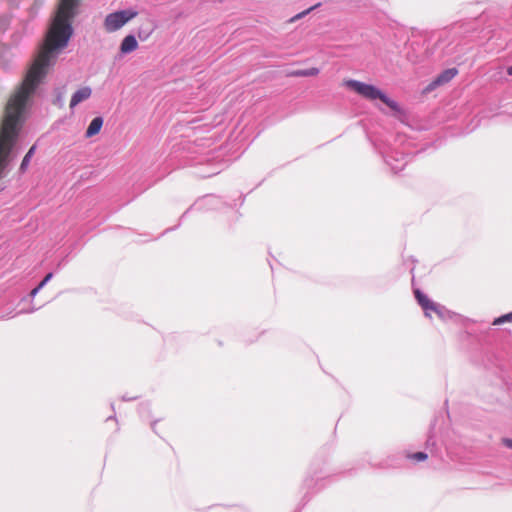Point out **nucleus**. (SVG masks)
I'll return each instance as SVG.
<instances>
[{
    "instance_id": "obj_16",
    "label": "nucleus",
    "mask_w": 512,
    "mask_h": 512,
    "mask_svg": "<svg viewBox=\"0 0 512 512\" xmlns=\"http://www.w3.org/2000/svg\"><path fill=\"white\" fill-rule=\"evenodd\" d=\"M431 310L434 311L435 313H437L440 317H443V310H444L443 306L436 304V309H431Z\"/></svg>"
},
{
    "instance_id": "obj_17",
    "label": "nucleus",
    "mask_w": 512,
    "mask_h": 512,
    "mask_svg": "<svg viewBox=\"0 0 512 512\" xmlns=\"http://www.w3.org/2000/svg\"><path fill=\"white\" fill-rule=\"evenodd\" d=\"M41 289L42 288L39 285H37L34 289L31 290L30 296L35 297Z\"/></svg>"
},
{
    "instance_id": "obj_20",
    "label": "nucleus",
    "mask_w": 512,
    "mask_h": 512,
    "mask_svg": "<svg viewBox=\"0 0 512 512\" xmlns=\"http://www.w3.org/2000/svg\"><path fill=\"white\" fill-rule=\"evenodd\" d=\"M507 74L512 76V65L507 68Z\"/></svg>"
},
{
    "instance_id": "obj_14",
    "label": "nucleus",
    "mask_w": 512,
    "mask_h": 512,
    "mask_svg": "<svg viewBox=\"0 0 512 512\" xmlns=\"http://www.w3.org/2000/svg\"><path fill=\"white\" fill-rule=\"evenodd\" d=\"M410 458L413 460H416V461H425L428 458V454L425 452L419 451V452L413 453L410 456Z\"/></svg>"
},
{
    "instance_id": "obj_19",
    "label": "nucleus",
    "mask_w": 512,
    "mask_h": 512,
    "mask_svg": "<svg viewBox=\"0 0 512 512\" xmlns=\"http://www.w3.org/2000/svg\"><path fill=\"white\" fill-rule=\"evenodd\" d=\"M136 398H137L136 396H134V397H130V398H128V396H123V397H122V399H123L124 401H126V400H135Z\"/></svg>"
},
{
    "instance_id": "obj_10",
    "label": "nucleus",
    "mask_w": 512,
    "mask_h": 512,
    "mask_svg": "<svg viewBox=\"0 0 512 512\" xmlns=\"http://www.w3.org/2000/svg\"><path fill=\"white\" fill-rule=\"evenodd\" d=\"M319 74V69L316 67H311L307 69H299L292 73V75L297 77H312Z\"/></svg>"
},
{
    "instance_id": "obj_5",
    "label": "nucleus",
    "mask_w": 512,
    "mask_h": 512,
    "mask_svg": "<svg viewBox=\"0 0 512 512\" xmlns=\"http://www.w3.org/2000/svg\"><path fill=\"white\" fill-rule=\"evenodd\" d=\"M138 48V42L133 34H129L123 38L120 44L119 57L129 54Z\"/></svg>"
},
{
    "instance_id": "obj_6",
    "label": "nucleus",
    "mask_w": 512,
    "mask_h": 512,
    "mask_svg": "<svg viewBox=\"0 0 512 512\" xmlns=\"http://www.w3.org/2000/svg\"><path fill=\"white\" fill-rule=\"evenodd\" d=\"M92 94V89L89 86H84L78 89L71 97L70 108L73 109L79 103L87 100Z\"/></svg>"
},
{
    "instance_id": "obj_8",
    "label": "nucleus",
    "mask_w": 512,
    "mask_h": 512,
    "mask_svg": "<svg viewBox=\"0 0 512 512\" xmlns=\"http://www.w3.org/2000/svg\"><path fill=\"white\" fill-rule=\"evenodd\" d=\"M103 123L104 119L102 116H97L93 118L85 132V137L91 138L97 135L101 131Z\"/></svg>"
},
{
    "instance_id": "obj_7",
    "label": "nucleus",
    "mask_w": 512,
    "mask_h": 512,
    "mask_svg": "<svg viewBox=\"0 0 512 512\" xmlns=\"http://www.w3.org/2000/svg\"><path fill=\"white\" fill-rule=\"evenodd\" d=\"M415 298L418 302V304L423 308L425 311L426 316H430L428 313L429 309H436V303L432 302L426 294H424L420 289L414 290Z\"/></svg>"
},
{
    "instance_id": "obj_11",
    "label": "nucleus",
    "mask_w": 512,
    "mask_h": 512,
    "mask_svg": "<svg viewBox=\"0 0 512 512\" xmlns=\"http://www.w3.org/2000/svg\"><path fill=\"white\" fill-rule=\"evenodd\" d=\"M152 32H153V28L151 27V25H148L146 28L140 27L138 29L137 35L141 41H145L149 38V36L152 34Z\"/></svg>"
},
{
    "instance_id": "obj_1",
    "label": "nucleus",
    "mask_w": 512,
    "mask_h": 512,
    "mask_svg": "<svg viewBox=\"0 0 512 512\" xmlns=\"http://www.w3.org/2000/svg\"><path fill=\"white\" fill-rule=\"evenodd\" d=\"M81 0H60L56 15L46 35L45 47L40 52L23 82L7 102L0 131V178L15 155L13 149L24 122L29 100L58 54L68 45L73 34L72 21L78 14Z\"/></svg>"
},
{
    "instance_id": "obj_2",
    "label": "nucleus",
    "mask_w": 512,
    "mask_h": 512,
    "mask_svg": "<svg viewBox=\"0 0 512 512\" xmlns=\"http://www.w3.org/2000/svg\"><path fill=\"white\" fill-rule=\"evenodd\" d=\"M346 86L353 91H355L357 94L361 95L362 97L369 99V100H376L380 99L384 104H386L390 109H392L395 112L400 113L401 107L400 105L390 97L386 93H384L381 89L378 87L367 84L358 80H348L345 82Z\"/></svg>"
},
{
    "instance_id": "obj_15",
    "label": "nucleus",
    "mask_w": 512,
    "mask_h": 512,
    "mask_svg": "<svg viewBox=\"0 0 512 512\" xmlns=\"http://www.w3.org/2000/svg\"><path fill=\"white\" fill-rule=\"evenodd\" d=\"M52 278H53V273L49 272L48 274H46V276L42 279V281L38 285L41 288H43Z\"/></svg>"
},
{
    "instance_id": "obj_9",
    "label": "nucleus",
    "mask_w": 512,
    "mask_h": 512,
    "mask_svg": "<svg viewBox=\"0 0 512 512\" xmlns=\"http://www.w3.org/2000/svg\"><path fill=\"white\" fill-rule=\"evenodd\" d=\"M35 151H36V145L31 146L30 149L27 151V153L23 157L22 162L20 164V168H19L20 173H24L27 170L30 160L33 157Z\"/></svg>"
},
{
    "instance_id": "obj_4",
    "label": "nucleus",
    "mask_w": 512,
    "mask_h": 512,
    "mask_svg": "<svg viewBox=\"0 0 512 512\" xmlns=\"http://www.w3.org/2000/svg\"><path fill=\"white\" fill-rule=\"evenodd\" d=\"M458 70L456 68H448L443 70L437 77L429 84V88L433 89L436 86H440L450 82L456 75Z\"/></svg>"
},
{
    "instance_id": "obj_18",
    "label": "nucleus",
    "mask_w": 512,
    "mask_h": 512,
    "mask_svg": "<svg viewBox=\"0 0 512 512\" xmlns=\"http://www.w3.org/2000/svg\"><path fill=\"white\" fill-rule=\"evenodd\" d=\"M503 443L506 447L508 448H511L512 449V439L510 438H504L503 439Z\"/></svg>"
},
{
    "instance_id": "obj_3",
    "label": "nucleus",
    "mask_w": 512,
    "mask_h": 512,
    "mask_svg": "<svg viewBox=\"0 0 512 512\" xmlns=\"http://www.w3.org/2000/svg\"><path fill=\"white\" fill-rule=\"evenodd\" d=\"M132 9L119 10L109 13L104 20V27L108 32H115L137 15Z\"/></svg>"
},
{
    "instance_id": "obj_12",
    "label": "nucleus",
    "mask_w": 512,
    "mask_h": 512,
    "mask_svg": "<svg viewBox=\"0 0 512 512\" xmlns=\"http://www.w3.org/2000/svg\"><path fill=\"white\" fill-rule=\"evenodd\" d=\"M319 6H321V3H320V2H319V3H317V4H315V5H313V6H311V7H309V8H308V9H306V10H304V11H302V12H300V13L296 14L295 16H293V17L289 20V22H290V23H293V22H295V21H297V20H299V19L303 18L304 16H306L307 14H309L311 11H313V10H314V9H316V8H318Z\"/></svg>"
},
{
    "instance_id": "obj_13",
    "label": "nucleus",
    "mask_w": 512,
    "mask_h": 512,
    "mask_svg": "<svg viewBox=\"0 0 512 512\" xmlns=\"http://www.w3.org/2000/svg\"><path fill=\"white\" fill-rule=\"evenodd\" d=\"M512 321V312L510 313H507V314H504L498 318H496L494 321H493V325H500L502 323H505V322H511Z\"/></svg>"
}]
</instances>
